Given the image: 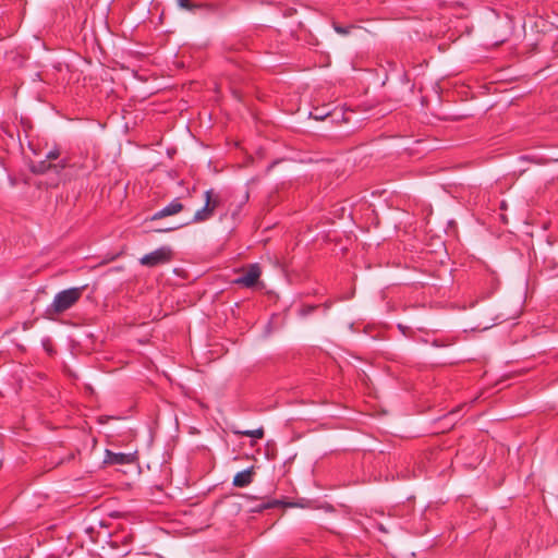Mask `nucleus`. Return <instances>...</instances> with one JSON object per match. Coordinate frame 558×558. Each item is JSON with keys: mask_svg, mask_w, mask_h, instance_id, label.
<instances>
[{"mask_svg": "<svg viewBox=\"0 0 558 558\" xmlns=\"http://www.w3.org/2000/svg\"><path fill=\"white\" fill-rule=\"evenodd\" d=\"M86 286L73 287L58 292L53 301L47 306L45 314L51 318L72 308L82 298Z\"/></svg>", "mask_w": 558, "mask_h": 558, "instance_id": "1", "label": "nucleus"}, {"mask_svg": "<svg viewBox=\"0 0 558 558\" xmlns=\"http://www.w3.org/2000/svg\"><path fill=\"white\" fill-rule=\"evenodd\" d=\"M204 198H205L204 206L194 214L192 220L190 222H187L186 225L201 223V222H205V221L209 220L214 216L215 210L221 204L220 195L218 193H216L213 189L207 190L204 193Z\"/></svg>", "mask_w": 558, "mask_h": 558, "instance_id": "2", "label": "nucleus"}, {"mask_svg": "<svg viewBox=\"0 0 558 558\" xmlns=\"http://www.w3.org/2000/svg\"><path fill=\"white\" fill-rule=\"evenodd\" d=\"M134 534L130 529L122 527L110 535L109 544L111 548L120 550L122 557L128 556L132 551Z\"/></svg>", "mask_w": 558, "mask_h": 558, "instance_id": "3", "label": "nucleus"}, {"mask_svg": "<svg viewBox=\"0 0 558 558\" xmlns=\"http://www.w3.org/2000/svg\"><path fill=\"white\" fill-rule=\"evenodd\" d=\"M171 258H172L171 248L168 246H161V247L144 255L140 259V263L143 266L151 268V267L167 264L171 260Z\"/></svg>", "mask_w": 558, "mask_h": 558, "instance_id": "4", "label": "nucleus"}, {"mask_svg": "<svg viewBox=\"0 0 558 558\" xmlns=\"http://www.w3.org/2000/svg\"><path fill=\"white\" fill-rule=\"evenodd\" d=\"M262 275L259 264L254 263L243 270V274L233 280V283L244 288H253L257 284Z\"/></svg>", "mask_w": 558, "mask_h": 558, "instance_id": "5", "label": "nucleus"}, {"mask_svg": "<svg viewBox=\"0 0 558 558\" xmlns=\"http://www.w3.org/2000/svg\"><path fill=\"white\" fill-rule=\"evenodd\" d=\"M69 167H72L69 159L63 158L58 163H51L49 160H40L38 162H35L32 165L31 170L33 173L36 174H45L50 170H54L56 172H59V170L66 169Z\"/></svg>", "mask_w": 558, "mask_h": 558, "instance_id": "6", "label": "nucleus"}, {"mask_svg": "<svg viewBox=\"0 0 558 558\" xmlns=\"http://www.w3.org/2000/svg\"><path fill=\"white\" fill-rule=\"evenodd\" d=\"M184 209V205L180 202V198L172 199L167 206L156 211L150 220L162 219L168 216H173L181 213Z\"/></svg>", "mask_w": 558, "mask_h": 558, "instance_id": "7", "label": "nucleus"}, {"mask_svg": "<svg viewBox=\"0 0 558 558\" xmlns=\"http://www.w3.org/2000/svg\"><path fill=\"white\" fill-rule=\"evenodd\" d=\"M135 460L133 453L113 452L106 450L105 462L108 464L125 465L131 464Z\"/></svg>", "mask_w": 558, "mask_h": 558, "instance_id": "8", "label": "nucleus"}, {"mask_svg": "<svg viewBox=\"0 0 558 558\" xmlns=\"http://www.w3.org/2000/svg\"><path fill=\"white\" fill-rule=\"evenodd\" d=\"M254 474L255 472L253 465L236 473L232 481L233 486L239 488L248 486L253 482Z\"/></svg>", "mask_w": 558, "mask_h": 558, "instance_id": "9", "label": "nucleus"}, {"mask_svg": "<svg viewBox=\"0 0 558 558\" xmlns=\"http://www.w3.org/2000/svg\"><path fill=\"white\" fill-rule=\"evenodd\" d=\"M232 433L238 436H246L253 439H262L265 435L264 427H258L256 429H236L232 428Z\"/></svg>", "mask_w": 558, "mask_h": 558, "instance_id": "10", "label": "nucleus"}, {"mask_svg": "<svg viewBox=\"0 0 558 558\" xmlns=\"http://www.w3.org/2000/svg\"><path fill=\"white\" fill-rule=\"evenodd\" d=\"M281 502L279 500L264 501L258 504L256 507L252 509L253 512H260L265 509L279 507Z\"/></svg>", "mask_w": 558, "mask_h": 558, "instance_id": "11", "label": "nucleus"}, {"mask_svg": "<svg viewBox=\"0 0 558 558\" xmlns=\"http://www.w3.org/2000/svg\"><path fill=\"white\" fill-rule=\"evenodd\" d=\"M332 27H333V29H335V32L337 34L342 35V36H347V35L350 34L351 29L354 28L355 26L354 25L342 26V25H339L337 23H333Z\"/></svg>", "mask_w": 558, "mask_h": 558, "instance_id": "12", "label": "nucleus"}, {"mask_svg": "<svg viewBox=\"0 0 558 558\" xmlns=\"http://www.w3.org/2000/svg\"><path fill=\"white\" fill-rule=\"evenodd\" d=\"M177 3L180 8L189 10V11H193V10L202 7V4L192 3L191 0H177Z\"/></svg>", "mask_w": 558, "mask_h": 558, "instance_id": "13", "label": "nucleus"}, {"mask_svg": "<svg viewBox=\"0 0 558 558\" xmlns=\"http://www.w3.org/2000/svg\"><path fill=\"white\" fill-rule=\"evenodd\" d=\"M60 157V149L54 147L53 149L49 150L46 155V159L51 161L56 160Z\"/></svg>", "mask_w": 558, "mask_h": 558, "instance_id": "14", "label": "nucleus"}, {"mask_svg": "<svg viewBox=\"0 0 558 558\" xmlns=\"http://www.w3.org/2000/svg\"><path fill=\"white\" fill-rule=\"evenodd\" d=\"M329 111H319L318 108L314 109V112H312L311 114H313V117L316 119V120H323L325 117L329 116Z\"/></svg>", "mask_w": 558, "mask_h": 558, "instance_id": "15", "label": "nucleus"}, {"mask_svg": "<svg viewBox=\"0 0 558 558\" xmlns=\"http://www.w3.org/2000/svg\"><path fill=\"white\" fill-rule=\"evenodd\" d=\"M317 308V305H307V306H304L302 310H301V314L302 315H308L311 313H313L315 310Z\"/></svg>", "mask_w": 558, "mask_h": 558, "instance_id": "16", "label": "nucleus"}, {"mask_svg": "<svg viewBox=\"0 0 558 558\" xmlns=\"http://www.w3.org/2000/svg\"><path fill=\"white\" fill-rule=\"evenodd\" d=\"M179 228H180V226H177V227H170V228L163 229V230H161V231H162V232L174 231V230H177V229H179Z\"/></svg>", "mask_w": 558, "mask_h": 558, "instance_id": "17", "label": "nucleus"}]
</instances>
